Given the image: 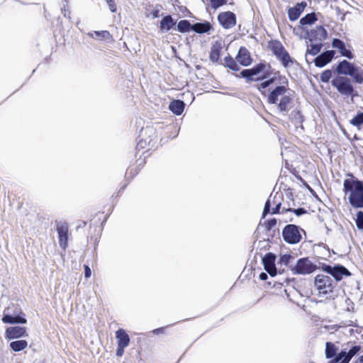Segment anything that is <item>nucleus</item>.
Masks as SVG:
<instances>
[{
    "label": "nucleus",
    "mask_w": 363,
    "mask_h": 363,
    "mask_svg": "<svg viewBox=\"0 0 363 363\" xmlns=\"http://www.w3.org/2000/svg\"><path fill=\"white\" fill-rule=\"evenodd\" d=\"M283 211H293L296 216H299L306 213V211L304 208H299L297 209L291 210V208L285 209L283 208Z\"/></svg>",
    "instance_id": "58836bf2"
},
{
    "label": "nucleus",
    "mask_w": 363,
    "mask_h": 363,
    "mask_svg": "<svg viewBox=\"0 0 363 363\" xmlns=\"http://www.w3.org/2000/svg\"><path fill=\"white\" fill-rule=\"evenodd\" d=\"M177 27L180 32H186L190 30L191 24L186 20H182L179 22Z\"/></svg>",
    "instance_id": "72a5a7b5"
},
{
    "label": "nucleus",
    "mask_w": 363,
    "mask_h": 363,
    "mask_svg": "<svg viewBox=\"0 0 363 363\" xmlns=\"http://www.w3.org/2000/svg\"><path fill=\"white\" fill-rule=\"evenodd\" d=\"M336 72L340 76H350L357 84L363 83V70L361 67L354 65L353 63L344 60L337 66Z\"/></svg>",
    "instance_id": "7ed1b4c3"
},
{
    "label": "nucleus",
    "mask_w": 363,
    "mask_h": 363,
    "mask_svg": "<svg viewBox=\"0 0 363 363\" xmlns=\"http://www.w3.org/2000/svg\"><path fill=\"white\" fill-rule=\"evenodd\" d=\"M267 100L269 104H275L279 112L284 113L289 111L293 104L291 92L285 86L276 85L268 92Z\"/></svg>",
    "instance_id": "f257e3e1"
},
{
    "label": "nucleus",
    "mask_w": 363,
    "mask_h": 363,
    "mask_svg": "<svg viewBox=\"0 0 363 363\" xmlns=\"http://www.w3.org/2000/svg\"><path fill=\"white\" fill-rule=\"evenodd\" d=\"M87 35L97 40H111L112 36L110 33L107 30H101V31H94L91 33H88Z\"/></svg>",
    "instance_id": "4be33fe9"
},
{
    "label": "nucleus",
    "mask_w": 363,
    "mask_h": 363,
    "mask_svg": "<svg viewBox=\"0 0 363 363\" xmlns=\"http://www.w3.org/2000/svg\"><path fill=\"white\" fill-rule=\"evenodd\" d=\"M218 19L223 27L226 29L233 28L236 23L235 15L230 11L220 13Z\"/></svg>",
    "instance_id": "4468645a"
},
{
    "label": "nucleus",
    "mask_w": 363,
    "mask_h": 363,
    "mask_svg": "<svg viewBox=\"0 0 363 363\" xmlns=\"http://www.w3.org/2000/svg\"><path fill=\"white\" fill-rule=\"evenodd\" d=\"M322 269L331 274L337 281H340L343 277H350L351 275L350 271L342 265L332 267L330 265L323 264Z\"/></svg>",
    "instance_id": "1a4fd4ad"
},
{
    "label": "nucleus",
    "mask_w": 363,
    "mask_h": 363,
    "mask_svg": "<svg viewBox=\"0 0 363 363\" xmlns=\"http://www.w3.org/2000/svg\"><path fill=\"white\" fill-rule=\"evenodd\" d=\"M271 199H272V195L269 196V199H267V201L265 203V206H264V208L263 210V213H262L263 218H264L266 216V215L268 213H269L270 207H271Z\"/></svg>",
    "instance_id": "4c0bfd02"
},
{
    "label": "nucleus",
    "mask_w": 363,
    "mask_h": 363,
    "mask_svg": "<svg viewBox=\"0 0 363 363\" xmlns=\"http://www.w3.org/2000/svg\"><path fill=\"white\" fill-rule=\"evenodd\" d=\"M259 279L262 280H266L267 279V274L264 272H262L259 274Z\"/></svg>",
    "instance_id": "49530a36"
},
{
    "label": "nucleus",
    "mask_w": 363,
    "mask_h": 363,
    "mask_svg": "<svg viewBox=\"0 0 363 363\" xmlns=\"http://www.w3.org/2000/svg\"><path fill=\"white\" fill-rule=\"evenodd\" d=\"M274 204L276 205L275 208H273L272 211V214H276V213H279L280 211V208H281V202L280 201H278V202H274Z\"/></svg>",
    "instance_id": "37998d69"
},
{
    "label": "nucleus",
    "mask_w": 363,
    "mask_h": 363,
    "mask_svg": "<svg viewBox=\"0 0 363 363\" xmlns=\"http://www.w3.org/2000/svg\"><path fill=\"white\" fill-rule=\"evenodd\" d=\"M277 194H278V193H277L276 195L274 196V200H275L277 199Z\"/></svg>",
    "instance_id": "603ef678"
},
{
    "label": "nucleus",
    "mask_w": 363,
    "mask_h": 363,
    "mask_svg": "<svg viewBox=\"0 0 363 363\" xmlns=\"http://www.w3.org/2000/svg\"><path fill=\"white\" fill-rule=\"evenodd\" d=\"M332 85L342 96H351L352 99L355 96L354 89L351 79L346 76H337L332 82Z\"/></svg>",
    "instance_id": "20e7f679"
},
{
    "label": "nucleus",
    "mask_w": 363,
    "mask_h": 363,
    "mask_svg": "<svg viewBox=\"0 0 363 363\" xmlns=\"http://www.w3.org/2000/svg\"><path fill=\"white\" fill-rule=\"evenodd\" d=\"M163 330H164V328H157V329L153 331V333H155V334H159V333H162Z\"/></svg>",
    "instance_id": "de8ad7c7"
},
{
    "label": "nucleus",
    "mask_w": 363,
    "mask_h": 363,
    "mask_svg": "<svg viewBox=\"0 0 363 363\" xmlns=\"http://www.w3.org/2000/svg\"><path fill=\"white\" fill-rule=\"evenodd\" d=\"M28 346L26 340H20L13 341L10 343V347L15 352H19L24 350Z\"/></svg>",
    "instance_id": "c85d7f7f"
},
{
    "label": "nucleus",
    "mask_w": 363,
    "mask_h": 363,
    "mask_svg": "<svg viewBox=\"0 0 363 363\" xmlns=\"http://www.w3.org/2000/svg\"><path fill=\"white\" fill-rule=\"evenodd\" d=\"M314 284L320 295H328L333 291L334 285L333 280L328 276L318 274L315 277Z\"/></svg>",
    "instance_id": "423d86ee"
},
{
    "label": "nucleus",
    "mask_w": 363,
    "mask_h": 363,
    "mask_svg": "<svg viewBox=\"0 0 363 363\" xmlns=\"http://www.w3.org/2000/svg\"><path fill=\"white\" fill-rule=\"evenodd\" d=\"M211 28V24L208 22L196 23L192 26V30L199 33H206L210 30Z\"/></svg>",
    "instance_id": "cd10ccee"
},
{
    "label": "nucleus",
    "mask_w": 363,
    "mask_h": 363,
    "mask_svg": "<svg viewBox=\"0 0 363 363\" xmlns=\"http://www.w3.org/2000/svg\"><path fill=\"white\" fill-rule=\"evenodd\" d=\"M351 359L347 354L346 351H341L335 358L330 361V363H349Z\"/></svg>",
    "instance_id": "a878e982"
},
{
    "label": "nucleus",
    "mask_w": 363,
    "mask_h": 363,
    "mask_svg": "<svg viewBox=\"0 0 363 363\" xmlns=\"http://www.w3.org/2000/svg\"><path fill=\"white\" fill-rule=\"evenodd\" d=\"M277 224V220L275 218L271 219L267 221V227L272 228Z\"/></svg>",
    "instance_id": "a18cd8bd"
},
{
    "label": "nucleus",
    "mask_w": 363,
    "mask_h": 363,
    "mask_svg": "<svg viewBox=\"0 0 363 363\" xmlns=\"http://www.w3.org/2000/svg\"><path fill=\"white\" fill-rule=\"evenodd\" d=\"M2 321L5 323H22L24 324L27 322L26 319L19 315L12 316L10 315H4L2 318Z\"/></svg>",
    "instance_id": "b1692460"
},
{
    "label": "nucleus",
    "mask_w": 363,
    "mask_h": 363,
    "mask_svg": "<svg viewBox=\"0 0 363 363\" xmlns=\"http://www.w3.org/2000/svg\"><path fill=\"white\" fill-rule=\"evenodd\" d=\"M106 3L109 7V9L111 12H115L116 11V6L113 0H106Z\"/></svg>",
    "instance_id": "79ce46f5"
},
{
    "label": "nucleus",
    "mask_w": 363,
    "mask_h": 363,
    "mask_svg": "<svg viewBox=\"0 0 363 363\" xmlns=\"http://www.w3.org/2000/svg\"><path fill=\"white\" fill-rule=\"evenodd\" d=\"M343 183V191L348 194L350 203L356 208H363V183L352 174H347Z\"/></svg>",
    "instance_id": "f03ea898"
},
{
    "label": "nucleus",
    "mask_w": 363,
    "mask_h": 363,
    "mask_svg": "<svg viewBox=\"0 0 363 363\" xmlns=\"http://www.w3.org/2000/svg\"><path fill=\"white\" fill-rule=\"evenodd\" d=\"M269 46L273 54L281 62L284 67H287L289 63L293 62L289 54L280 42L272 41Z\"/></svg>",
    "instance_id": "0eeeda50"
},
{
    "label": "nucleus",
    "mask_w": 363,
    "mask_h": 363,
    "mask_svg": "<svg viewBox=\"0 0 363 363\" xmlns=\"http://www.w3.org/2000/svg\"><path fill=\"white\" fill-rule=\"evenodd\" d=\"M91 274V269L87 265H85L84 266V277L86 278H89V277H90Z\"/></svg>",
    "instance_id": "c03bdc74"
},
{
    "label": "nucleus",
    "mask_w": 363,
    "mask_h": 363,
    "mask_svg": "<svg viewBox=\"0 0 363 363\" xmlns=\"http://www.w3.org/2000/svg\"><path fill=\"white\" fill-rule=\"evenodd\" d=\"M350 123L356 127H359L363 124V113H358L352 119H351Z\"/></svg>",
    "instance_id": "473e14b6"
},
{
    "label": "nucleus",
    "mask_w": 363,
    "mask_h": 363,
    "mask_svg": "<svg viewBox=\"0 0 363 363\" xmlns=\"http://www.w3.org/2000/svg\"><path fill=\"white\" fill-rule=\"evenodd\" d=\"M348 332H349V333H350V335H352V334L353 333V332H354V330H353V329H350V330H348Z\"/></svg>",
    "instance_id": "3c124183"
},
{
    "label": "nucleus",
    "mask_w": 363,
    "mask_h": 363,
    "mask_svg": "<svg viewBox=\"0 0 363 363\" xmlns=\"http://www.w3.org/2000/svg\"><path fill=\"white\" fill-rule=\"evenodd\" d=\"M224 62L225 66L230 69L234 71H238L240 69V66L238 65L237 62L230 56L225 57Z\"/></svg>",
    "instance_id": "2f4dec72"
},
{
    "label": "nucleus",
    "mask_w": 363,
    "mask_h": 363,
    "mask_svg": "<svg viewBox=\"0 0 363 363\" xmlns=\"http://www.w3.org/2000/svg\"><path fill=\"white\" fill-rule=\"evenodd\" d=\"M265 67L266 65L264 64L259 63L251 69H243L240 74L242 77L246 79L247 82L262 80V77H255V75H259L262 74Z\"/></svg>",
    "instance_id": "9b49d317"
},
{
    "label": "nucleus",
    "mask_w": 363,
    "mask_h": 363,
    "mask_svg": "<svg viewBox=\"0 0 363 363\" xmlns=\"http://www.w3.org/2000/svg\"><path fill=\"white\" fill-rule=\"evenodd\" d=\"M360 350H361L360 345H354L348 352H347V354H348L350 358L352 359V358L354 355H356Z\"/></svg>",
    "instance_id": "c9c22d12"
},
{
    "label": "nucleus",
    "mask_w": 363,
    "mask_h": 363,
    "mask_svg": "<svg viewBox=\"0 0 363 363\" xmlns=\"http://www.w3.org/2000/svg\"><path fill=\"white\" fill-rule=\"evenodd\" d=\"M227 0H211V6L213 9H217L219 6L226 4Z\"/></svg>",
    "instance_id": "ea45409f"
},
{
    "label": "nucleus",
    "mask_w": 363,
    "mask_h": 363,
    "mask_svg": "<svg viewBox=\"0 0 363 363\" xmlns=\"http://www.w3.org/2000/svg\"><path fill=\"white\" fill-rule=\"evenodd\" d=\"M337 348L331 342H326L325 344V357L328 359L335 358L336 356Z\"/></svg>",
    "instance_id": "c756f323"
},
{
    "label": "nucleus",
    "mask_w": 363,
    "mask_h": 363,
    "mask_svg": "<svg viewBox=\"0 0 363 363\" xmlns=\"http://www.w3.org/2000/svg\"><path fill=\"white\" fill-rule=\"evenodd\" d=\"M210 59L212 62H217L219 59V52L218 50H212L210 55Z\"/></svg>",
    "instance_id": "a19ab883"
},
{
    "label": "nucleus",
    "mask_w": 363,
    "mask_h": 363,
    "mask_svg": "<svg viewBox=\"0 0 363 363\" xmlns=\"http://www.w3.org/2000/svg\"><path fill=\"white\" fill-rule=\"evenodd\" d=\"M56 229L58 233L59 245L65 250L67 246L68 225L66 223H57Z\"/></svg>",
    "instance_id": "ddd939ff"
},
{
    "label": "nucleus",
    "mask_w": 363,
    "mask_h": 363,
    "mask_svg": "<svg viewBox=\"0 0 363 363\" xmlns=\"http://www.w3.org/2000/svg\"><path fill=\"white\" fill-rule=\"evenodd\" d=\"M356 363H363V355L361 356L358 360H357Z\"/></svg>",
    "instance_id": "09e8293b"
},
{
    "label": "nucleus",
    "mask_w": 363,
    "mask_h": 363,
    "mask_svg": "<svg viewBox=\"0 0 363 363\" xmlns=\"http://www.w3.org/2000/svg\"><path fill=\"white\" fill-rule=\"evenodd\" d=\"M275 82V78H270L269 79H267L260 84L257 85V87L259 91H261L262 95H264L267 97V89H268L269 91L273 89V85Z\"/></svg>",
    "instance_id": "aec40b11"
},
{
    "label": "nucleus",
    "mask_w": 363,
    "mask_h": 363,
    "mask_svg": "<svg viewBox=\"0 0 363 363\" xmlns=\"http://www.w3.org/2000/svg\"><path fill=\"white\" fill-rule=\"evenodd\" d=\"M237 62L241 65L248 66L251 63V57L248 50L245 48H241L236 56Z\"/></svg>",
    "instance_id": "6ab92c4d"
},
{
    "label": "nucleus",
    "mask_w": 363,
    "mask_h": 363,
    "mask_svg": "<svg viewBox=\"0 0 363 363\" xmlns=\"http://www.w3.org/2000/svg\"><path fill=\"white\" fill-rule=\"evenodd\" d=\"M356 224L359 229H363V212L359 211L357 213Z\"/></svg>",
    "instance_id": "e433bc0d"
},
{
    "label": "nucleus",
    "mask_w": 363,
    "mask_h": 363,
    "mask_svg": "<svg viewBox=\"0 0 363 363\" xmlns=\"http://www.w3.org/2000/svg\"><path fill=\"white\" fill-rule=\"evenodd\" d=\"M174 25H175V23L174 22L172 16H166L160 21V29L162 30L168 31Z\"/></svg>",
    "instance_id": "393cba45"
},
{
    "label": "nucleus",
    "mask_w": 363,
    "mask_h": 363,
    "mask_svg": "<svg viewBox=\"0 0 363 363\" xmlns=\"http://www.w3.org/2000/svg\"><path fill=\"white\" fill-rule=\"evenodd\" d=\"M332 45L334 48L337 49L341 55L347 57L348 59H353L354 55L350 50L346 48L345 43L337 38H334L332 42Z\"/></svg>",
    "instance_id": "f3484780"
},
{
    "label": "nucleus",
    "mask_w": 363,
    "mask_h": 363,
    "mask_svg": "<svg viewBox=\"0 0 363 363\" xmlns=\"http://www.w3.org/2000/svg\"><path fill=\"white\" fill-rule=\"evenodd\" d=\"M317 267L308 257L297 260L296 265L292 268L294 274H309L315 271Z\"/></svg>",
    "instance_id": "6e6552de"
},
{
    "label": "nucleus",
    "mask_w": 363,
    "mask_h": 363,
    "mask_svg": "<svg viewBox=\"0 0 363 363\" xmlns=\"http://www.w3.org/2000/svg\"><path fill=\"white\" fill-rule=\"evenodd\" d=\"M26 332V328L23 327H10L6 329V335L9 339H15L24 336Z\"/></svg>",
    "instance_id": "a211bd4d"
},
{
    "label": "nucleus",
    "mask_w": 363,
    "mask_h": 363,
    "mask_svg": "<svg viewBox=\"0 0 363 363\" xmlns=\"http://www.w3.org/2000/svg\"><path fill=\"white\" fill-rule=\"evenodd\" d=\"M335 52L333 50H328L314 59V63L316 67H323L329 63L334 57Z\"/></svg>",
    "instance_id": "dca6fc26"
},
{
    "label": "nucleus",
    "mask_w": 363,
    "mask_h": 363,
    "mask_svg": "<svg viewBox=\"0 0 363 363\" xmlns=\"http://www.w3.org/2000/svg\"><path fill=\"white\" fill-rule=\"evenodd\" d=\"M184 104L179 100H174L169 104V109L176 115H181L184 111Z\"/></svg>",
    "instance_id": "5701e85b"
},
{
    "label": "nucleus",
    "mask_w": 363,
    "mask_h": 363,
    "mask_svg": "<svg viewBox=\"0 0 363 363\" xmlns=\"http://www.w3.org/2000/svg\"><path fill=\"white\" fill-rule=\"evenodd\" d=\"M263 77V79L265 78V74H259V75H255V77Z\"/></svg>",
    "instance_id": "8fccbe9b"
},
{
    "label": "nucleus",
    "mask_w": 363,
    "mask_h": 363,
    "mask_svg": "<svg viewBox=\"0 0 363 363\" xmlns=\"http://www.w3.org/2000/svg\"><path fill=\"white\" fill-rule=\"evenodd\" d=\"M265 270L272 276L277 274V268L275 267V256L272 253H268L262 259Z\"/></svg>",
    "instance_id": "2eb2a0df"
},
{
    "label": "nucleus",
    "mask_w": 363,
    "mask_h": 363,
    "mask_svg": "<svg viewBox=\"0 0 363 363\" xmlns=\"http://www.w3.org/2000/svg\"><path fill=\"white\" fill-rule=\"evenodd\" d=\"M317 21L316 15L315 13H311L306 15L304 17L301 18L300 24L301 26L311 25Z\"/></svg>",
    "instance_id": "7c9ffc66"
},
{
    "label": "nucleus",
    "mask_w": 363,
    "mask_h": 363,
    "mask_svg": "<svg viewBox=\"0 0 363 363\" xmlns=\"http://www.w3.org/2000/svg\"><path fill=\"white\" fill-rule=\"evenodd\" d=\"M323 47L322 43L320 42H315V43H311V44L308 47L306 57H307L308 55H311L312 56H314L320 52L321 48ZM306 60L308 61V59L306 58Z\"/></svg>",
    "instance_id": "bb28decb"
},
{
    "label": "nucleus",
    "mask_w": 363,
    "mask_h": 363,
    "mask_svg": "<svg viewBox=\"0 0 363 363\" xmlns=\"http://www.w3.org/2000/svg\"><path fill=\"white\" fill-rule=\"evenodd\" d=\"M301 233L304 230L294 224L286 225L282 230V236L284 241L289 244H297L302 239Z\"/></svg>",
    "instance_id": "39448f33"
},
{
    "label": "nucleus",
    "mask_w": 363,
    "mask_h": 363,
    "mask_svg": "<svg viewBox=\"0 0 363 363\" xmlns=\"http://www.w3.org/2000/svg\"><path fill=\"white\" fill-rule=\"evenodd\" d=\"M327 35L328 33L322 26H316L308 33V39L311 43L313 41L322 43L326 39Z\"/></svg>",
    "instance_id": "f8f14e48"
},
{
    "label": "nucleus",
    "mask_w": 363,
    "mask_h": 363,
    "mask_svg": "<svg viewBox=\"0 0 363 363\" xmlns=\"http://www.w3.org/2000/svg\"><path fill=\"white\" fill-rule=\"evenodd\" d=\"M304 9V5L298 4L293 8H290L288 11L289 18L291 21L297 20L301 16Z\"/></svg>",
    "instance_id": "412c9836"
},
{
    "label": "nucleus",
    "mask_w": 363,
    "mask_h": 363,
    "mask_svg": "<svg viewBox=\"0 0 363 363\" xmlns=\"http://www.w3.org/2000/svg\"><path fill=\"white\" fill-rule=\"evenodd\" d=\"M333 72L330 69L325 70L320 76V79L322 82L328 83L332 78Z\"/></svg>",
    "instance_id": "f704fd0d"
},
{
    "label": "nucleus",
    "mask_w": 363,
    "mask_h": 363,
    "mask_svg": "<svg viewBox=\"0 0 363 363\" xmlns=\"http://www.w3.org/2000/svg\"><path fill=\"white\" fill-rule=\"evenodd\" d=\"M116 338L118 340V347L116 354L118 357H122L125 349L129 345V335L125 330L121 328L116 332Z\"/></svg>",
    "instance_id": "9d476101"
}]
</instances>
